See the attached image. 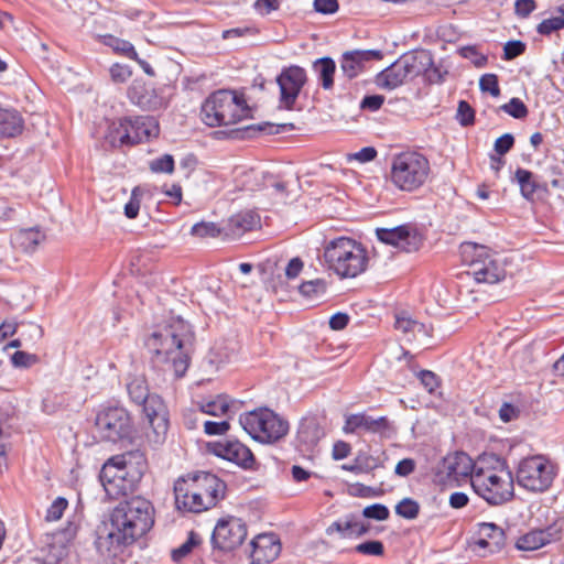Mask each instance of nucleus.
Returning <instances> with one entry per match:
<instances>
[{"instance_id": "nucleus-29", "label": "nucleus", "mask_w": 564, "mask_h": 564, "mask_svg": "<svg viewBox=\"0 0 564 564\" xmlns=\"http://www.w3.org/2000/svg\"><path fill=\"white\" fill-rule=\"evenodd\" d=\"M478 534L479 539L476 544L481 549H487L491 554L500 552L506 545V532L496 523H479Z\"/></svg>"}, {"instance_id": "nucleus-47", "label": "nucleus", "mask_w": 564, "mask_h": 564, "mask_svg": "<svg viewBox=\"0 0 564 564\" xmlns=\"http://www.w3.org/2000/svg\"><path fill=\"white\" fill-rule=\"evenodd\" d=\"M564 29V18L563 17H553L550 19H544L536 26V32L541 35L549 36L553 32L560 31Z\"/></svg>"}, {"instance_id": "nucleus-41", "label": "nucleus", "mask_w": 564, "mask_h": 564, "mask_svg": "<svg viewBox=\"0 0 564 564\" xmlns=\"http://www.w3.org/2000/svg\"><path fill=\"white\" fill-rule=\"evenodd\" d=\"M395 513L406 520H413L417 518L420 513V505L412 498H403L395 506Z\"/></svg>"}, {"instance_id": "nucleus-55", "label": "nucleus", "mask_w": 564, "mask_h": 564, "mask_svg": "<svg viewBox=\"0 0 564 564\" xmlns=\"http://www.w3.org/2000/svg\"><path fill=\"white\" fill-rule=\"evenodd\" d=\"M446 74L447 72L443 73L434 65L433 56L431 55V64L425 67V70H423L421 75H423L430 84H438L444 80V75Z\"/></svg>"}, {"instance_id": "nucleus-10", "label": "nucleus", "mask_w": 564, "mask_h": 564, "mask_svg": "<svg viewBox=\"0 0 564 564\" xmlns=\"http://www.w3.org/2000/svg\"><path fill=\"white\" fill-rule=\"evenodd\" d=\"M239 423L254 441L263 444L278 442L289 432L288 421L269 408L240 414Z\"/></svg>"}, {"instance_id": "nucleus-51", "label": "nucleus", "mask_w": 564, "mask_h": 564, "mask_svg": "<svg viewBox=\"0 0 564 564\" xmlns=\"http://www.w3.org/2000/svg\"><path fill=\"white\" fill-rule=\"evenodd\" d=\"M479 88L484 93H489L494 97L500 95L498 76L496 74H485L479 79Z\"/></svg>"}, {"instance_id": "nucleus-6", "label": "nucleus", "mask_w": 564, "mask_h": 564, "mask_svg": "<svg viewBox=\"0 0 564 564\" xmlns=\"http://www.w3.org/2000/svg\"><path fill=\"white\" fill-rule=\"evenodd\" d=\"M495 466L477 467L471 475L474 491L491 506L510 501L514 496V480L506 460L494 457Z\"/></svg>"}, {"instance_id": "nucleus-30", "label": "nucleus", "mask_w": 564, "mask_h": 564, "mask_svg": "<svg viewBox=\"0 0 564 564\" xmlns=\"http://www.w3.org/2000/svg\"><path fill=\"white\" fill-rule=\"evenodd\" d=\"M259 224L260 217L257 213L243 210L229 217L223 230L227 236L237 238L254 229Z\"/></svg>"}, {"instance_id": "nucleus-42", "label": "nucleus", "mask_w": 564, "mask_h": 564, "mask_svg": "<svg viewBox=\"0 0 564 564\" xmlns=\"http://www.w3.org/2000/svg\"><path fill=\"white\" fill-rule=\"evenodd\" d=\"M299 291L303 296L312 299L326 292V282L323 279L305 281L299 286Z\"/></svg>"}, {"instance_id": "nucleus-56", "label": "nucleus", "mask_w": 564, "mask_h": 564, "mask_svg": "<svg viewBox=\"0 0 564 564\" xmlns=\"http://www.w3.org/2000/svg\"><path fill=\"white\" fill-rule=\"evenodd\" d=\"M513 145L514 137L511 133H505L495 141L494 149L499 155H505Z\"/></svg>"}, {"instance_id": "nucleus-40", "label": "nucleus", "mask_w": 564, "mask_h": 564, "mask_svg": "<svg viewBox=\"0 0 564 564\" xmlns=\"http://www.w3.org/2000/svg\"><path fill=\"white\" fill-rule=\"evenodd\" d=\"M376 467L377 464L375 463V458L367 455H358L354 463L341 465V469L354 473L356 475L367 473L375 469Z\"/></svg>"}, {"instance_id": "nucleus-4", "label": "nucleus", "mask_w": 564, "mask_h": 564, "mask_svg": "<svg viewBox=\"0 0 564 564\" xmlns=\"http://www.w3.org/2000/svg\"><path fill=\"white\" fill-rule=\"evenodd\" d=\"M154 507L140 496L120 501L110 512V525L132 544L145 535L154 524Z\"/></svg>"}, {"instance_id": "nucleus-44", "label": "nucleus", "mask_w": 564, "mask_h": 564, "mask_svg": "<svg viewBox=\"0 0 564 564\" xmlns=\"http://www.w3.org/2000/svg\"><path fill=\"white\" fill-rule=\"evenodd\" d=\"M191 234L199 238H215L221 234V229L215 223L200 221L192 227Z\"/></svg>"}, {"instance_id": "nucleus-33", "label": "nucleus", "mask_w": 564, "mask_h": 564, "mask_svg": "<svg viewBox=\"0 0 564 564\" xmlns=\"http://www.w3.org/2000/svg\"><path fill=\"white\" fill-rule=\"evenodd\" d=\"M23 121L17 110L0 108V137L12 138L22 132Z\"/></svg>"}, {"instance_id": "nucleus-28", "label": "nucleus", "mask_w": 564, "mask_h": 564, "mask_svg": "<svg viewBox=\"0 0 564 564\" xmlns=\"http://www.w3.org/2000/svg\"><path fill=\"white\" fill-rule=\"evenodd\" d=\"M324 436L325 431L318 420L313 416L305 417L297 429V446L302 452H311Z\"/></svg>"}, {"instance_id": "nucleus-8", "label": "nucleus", "mask_w": 564, "mask_h": 564, "mask_svg": "<svg viewBox=\"0 0 564 564\" xmlns=\"http://www.w3.org/2000/svg\"><path fill=\"white\" fill-rule=\"evenodd\" d=\"M430 173V161L424 154L404 151L392 158L389 180L398 189L411 193L425 184Z\"/></svg>"}, {"instance_id": "nucleus-54", "label": "nucleus", "mask_w": 564, "mask_h": 564, "mask_svg": "<svg viewBox=\"0 0 564 564\" xmlns=\"http://www.w3.org/2000/svg\"><path fill=\"white\" fill-rule=\"evenodd\" d=\"M67 506H68V501L65 498H63V497L56 498L52 502L50 508L47 509L45 519L47 521L59 520L62 518L64 511L66 510Z\"/></svg>"}, {"instance_id": "nucleus-3", "label": "nucleus", "mask_w": 564, "mask_h": 564, "mask_svg": "<svg viewBox=\"0 0 564 564\" xmlns=\"http://www.w3.org/2000/svg\"><path fill=\"white\" fill-rule=\"evenodd\" d=\"M127 392L130 400L141 406L142 413L151 427L148 438L154 444H162L169 431V412L162 398L150 393L148 381L142 375L129 376Z\"/></svg>"}, {"instance_id": "nucleus-7", "label": "nucleus", "mask_w": 564, "mask_h": 564, "mask_svg": "<svg viewBox=\"0 0 564 564\" xmlns=\"http://www.w3.org/2000/svg\"><path fill=\"white\" fill-rule=\"evenodd\" d=\"M324 258L328 268L341 279L356 278L368 267L366 249L348 237L329 241L324 249Z\"/></svg>"}, {"instance_id": "nucleus-53", "label": "nucleus", "mask_w": 564, "mask_h": 564, "mask_svg": "<svg viewBox=\"0 0 564 564\" xmlns=\"http://www.w3.org/2000/svg\"><path fill=\"white\" fill-rule=\"evenodd\" d=\"M362 516L368 519L384 521L389 518L390 511L384 505L373 503L362 510Z\"/></svg>"}, {"instance_id": "nucleus-24", "label": "nucleus", "mask_w": 564, "mask_h": 564, "mask_svg": "<svg viewBox=\"0 0 564 564\" xmlns=\"http://www.w3.org/2000/svg\"><path fill=\"white\" fill-rule=\"evenodd\" d=\"M397 70H400L406 82L420 76L425 67L431 64V52L415 50L400 56L395 62Z\"/></svg>"}, {"instance_id": "nucleus-45", "label": "nucleus", "mask_w": 564, "mask_h": 564, "mask_svg": "<svg viewBox=\"0 0 564 564\" xmlns=\"http://www.w3.org/2000/svg\"><path fill=\"white\" fill-rule=\"evenodd\" d=\"M500 109L516 119H523L529 112L524 102L517 97L511 98L509 102L502 105Z\"/></svg>"}, {"instance_id": "nucleus-46", "label": "nucleus", "mask_w": 564, "mask_h": 564, "mask_svg": "<svg viewBox=\"0 0 564 564\" xmlns=\"http://www.w3.org/2000/svg\"><path fill=\"white\" fill-rule=\"evenodd\" d=\"M107 44L111 46L115 52L120 53L130 59L137 58V51L134 46L127 40L109 36V42Z\"/></svg>"}, {"instance_id": "nucleus-61", "label": "nucleus", "mask_w": 564, "mask_h": 564, "mask_svg": "<svg viewBox=\"0 0 564 564\" xmlns=\"http://www.w3.org/2000/svg\"><path fill=\"white\" fill-rule=\"evenodd\" d=\"M338 8V0H314L315 11L323 14H333Z\"/></svg>"}, {"instance_id": "nucleus-36", "label": "nucleus", "mask_w": 564, "mask_h": 564, "mask_svg": "<svg viewBox=\"0 0 564 564\" xmlns=\"http://www.w3.org/2000/svg\"><path fill=\"white\" fill-rule=\"evenodd\" d=\"M130 138L131 137L128 129V117H124L110 126L107 139L112 147H130Z\"/></svg>"}, {"instance_id": "nucleus-35", "label": "nucleus", "mask_w": 564, "mask_h": 564, "mask_svg": "<svg viewBox=\"0 0 564 564\" xmlns=\"http://www.w3.org/2000/svg\"><path fill=\"white\" fill-rule=\"evenodd\" d=\"M294 129L293 123L273 124L271 122H262L245 127L241 132L242 138H253L257 134H278L282 131H290Z\"/></svg>"}, {"instance_id": "nucleus-32", "label": "nucleus", "mask_w": 564, "mask_h": 564, "mask_svg": "<svg viewBox=\"0 0 564 564\" xmlns=\"http://www.w3.org/2000/svg\"><path fill=\"white\" fill-rule=\"evenodd\" d=\"M357 521L358 516L355 513H347L332 524H329L325 533L330 536L337 534L339 539L356 540L357 539Z\"/></svg>"}, {"instance_id": "nucleus-11", "label": "nucleus", "mask_w": 564, "mask_h": 564, "mask_svg": "<svg viewBox=\"0 0 564 564\" xmlns=\"http://www.w3.org/2000/svg\"><path fill=\"white\" fill-rule=\"evenodd\" d=\"M555 475V465L543 455H533L522 458L516 471L518 485L532 492H543L547 490Z\"/></svg>"}, {"instance_id": "nucleus-26", "label": "nucleus", "mask_w": 564, "mask_h": 564, "mask_svg": "<svg viewBox=\"0 0 564 564\" xmlns=\"http://www.w3.org/2000/svg\"><path fill=\"white\" fill-rule=\"evenodd\" d=\"M130 147L156 138L160 132L159 122L151 116L128 117Z\"/></svg>"}, {"instance_id": "nucleus-62", "label": "nucleus", "mask_w": 564, "mask_h": 564, "mask_svg": "<svg viewBox=\"0 0 564 564\" xmlns=\"http://www.w3.org/2000/svg\"><path fill=\"white\" fill-rule=\"evenodd\" d=\"M110 75L113 82L124 83L131 76V70L126 65L113 64L110 67Z\"/></svg>"}, {"instance_id": "nucleus-37", "label": "nucleus", "mask_w": 564, "mask_h": 564, "mask_svg": "<svg viewBox=\"0 0 564 564\" xmlns=\"http://www.w3.org/2000/svg\"><path fill=\"white\" fill-rule=\"evenodd\" d=\"M395 68V63H392L390 66L380 72L376 77L377 85L381 88L391 90L406 83L401 72L397 70Z\"/></svg>"}, {"instance_id": "nucleus-48", "label": "nucleus", "mask_w": 564, "mask_h": 564, "mask_svg": "<svg viewBox=\"0 0 564 564\" xmlns=\"http://www.w3.org/2000/svg\"><path fill=\"white\" fill-rule=\"evenodd\" d=\"M456 120L462 127H469L474 124L475 110L466 100H460L458 102Z\"/></svg>"}, {"instance_id": "nucleus-57", "label": "nucleus", "mask_w": 564, "mask_h": 564, "mask_svg": "<svg viewBox=\"0 0 564 564\" xmlns=\"http://www.w3.org/2000/svg\"><path fill=\"white\" fill-rule=\"evenodd\" d=\"M230 429V424L228 421L214 422V421H205L204 422V431L207 435H224Z\"/></svg>"}, {"instance_id": "nucleus-14", "label": "nucleus", "mask_w": 564, "mask_h": 564, "mask_svg": "<svg viewBox=\"0 0 564 564\" xmlns=\"http://www.w3.org/2000/svg\"><path fill=\"white\" fill-rule=\"evenodd\" d=\"M247 535L246 522L240 518L227 516L216 523L212 534V544L214 549L229 552L239 547Z\"/></svg>"}, {"instance_id": "nucleus-15", "label": "nucleus", "mask_w": 564, "mask_h": 564, "mask_svg": "<svg viewBox=\"0 0 564 564\" xmlns=\"http://www.w3.org/2000/svg\"><path fill=\"white\" fill-rule=\"evenodd\" d=\"M376 236L379 241L404 252L417 251L422 246L421 235L410 224L393 228H377Z\"/></svg>"}, {"instance_id": "nucleus-2", "label": "nucleus", "mask_w": 564, "mask_h": 564, "mask_svg": "<svg viewBox=\"0 0 564 564\" xmlns=\"http://www.w3.org/2000/svg\"><path fill=\"white\" fill-rule=\"evenodd\" d=\"M147 467L142 454L129 452L108 458L99 473L106 496L116 500L134 494Z\"/></svg>"}, {"instance_id": "nucleus-63", "label": "nucleus", "mask_w": 564, "mask_h": 564, "mask_svg": "<svg viewBox=\"0 0 564 564\" xmlns=\"http://www.w3.org/2000/svg\"><path fill=\"white\" fill-rule=\"evenodd\" d=\"M416 464L412 458H403L400 460L394 469L395 475L400 477H408L415 470Z\"/></svg>"}, {"instance_id": "nucleus-22", "label": "nucleus", "mask_w": 564, "mask_h": 564, "mask_svg": "<svg viewBox=\"0 0 564 564\" xmlns=\"http://www.w3.org/2000/svg\"><path fill=\"white\" fill-rule=\"evenodd\" d=\"M250 558L251 564H267L274 561L280 552L281 544L272 533L258 534L252 539Z\"/></svg>"}, {"instance_id": "nucleus-19", "label": "nucleus", "mask_w": 564, "mask_h": 564, "mask_svg": "<svg viewBox=\"0 0 564 564\" xmlns=\"http://www.w3.org/2000/svg\"><path fill=\"white\" fill-rule=\"evenodd\" d=\"M563 536V528L557 522L545 528L531 529L520 535L516 541V549L519 551H536L551 543L557 542Z\"/></svg>"}, {"instance_id": "nucleus-60", "label": "nucleus", "mask_w": 564, "mask_h": 564, "mask_svg": "<svg viewBox=\"0 0 564 564\" xmlns=\"http://www.w3.org/2000/svg\"><path fill=\"white\" fill-rule=\"evenodd\" d=\"M384 102V97L381 95H368L365 96L360 102L361 109H367L370 111H377L381 108Z\"/></svg>"}, {"instance_id": "nucleus-18", "label": "nucleus", "mask_w": 564, "mask_h": 564, "mask_svg": "<svg viewBox=\"0 0 564 564\" xmlns=\"http://www.w3.org/2000/svg\"><path fill=\"white\" fill-rule=\"evenodd\" d=\"M194 487L198 491L207 509L214 508L225 498L226 482L209 471L189 474Z\"/></svg>"}, {"instance_id": "nucleus-38", "label": "nucleus", "mask_w": 564, "mask_h": 564, "mask_svg": "<svg viewBox=\"0 0 564 564\" xmlns=\"http://www.w3.org/2000/svg\"><path fill=\"white\" fill-rule=\"evenodd\" d=\"M314 69L318 73V77L324 89H332L334 86V75L336 64L332 57H322L314 63Z\"/></svg>"}, {"instance_id": "nucleus-13", "label": "nucleus", "mask_w": 564, "mask_h": 564, "mask_svg": "<svg viewBox=\"0 0 564 564\" xmlns=\"http://www.w3.org/2000/svg\"><path fill=\"white\" fill-rule=\"evenodd\" d=\"M343 431L346 434H375L382 440H391L398 433L394 422L388 416L373 417L365 412L346 415Z\"/></svg>"}, {"instance_id": "nucleus-64", "label": "nucleus", "mask_w": 564, "mask_h": 564, "mask_svg": "<svg viewBox=\"0 0 564 564\" xmlns=\"http://www.w3.org/2000/svg\"><path fill=\"white\" fill-rule=\"evenodd\" d=\"M415 322V319H412L408 316L397 315L394 327L403 334H413Z\"/></svg>"}, {"instance_id": "nucleus-52", "label": "nucleus", "mask_w": 564, "mask_h": 564, "mask_svg": "<svg viewBox=\"0 0 564 564\" xmlns=\"http://www.w3.org/2000/svg\"><path fill=\"white\" fill-rule=\"evenodd\" d=\"M525 43L519 40L508 41L503 46V59L511 61L525 52Z\"/></svg>"}, {"instance_id": "nucleus-25", "label": "nucleus", "mask_w": 564, "mask_h": 564, "mask_svg": "<svg viewBox=\"0 0 564 564\" xmlns=\"http://www.w3.org/2000/svg\"><path fill=\"white\" fill-rule=\"evenodd\" d=\"M130 101L143 110L154 111L163 106V98L159 96L155 89L141 82L134 80L128 89Z\"/></svg>"}, {"instance_id": "nucleus-27", "label": "nucleus", "mask_w": 564, "mask_h": 564, "mask_svg": "<svg viewBox=\"0 0 564 564\" xmlns=\"http://www.w3.org/2000/svg\"><path fill=\"white\" fill-rule=\"evenodd\" d=\"M513 181L517 182L522 197L528 202L533 203L541 195L549 193L547 184L541 183L538 176L529 170L518 167L514 172Z\"/></svg>"}, {"instance_id": "nucleus-50", "label": "nucleus", "mask_w": 564, "mask_h": 564, "mask_svg": "<svg viewBox=\"0 0 564 564\" xmlns=\"http://www.w3.org/2000/svg\"><path fill=\"white\" fill-rule=\"evenodd\" d=\"M355 552L364 555L382 556L384 554V545L378 540L366 541L356 545Z\"/></svg>"}, {"instance_id": "nucleus-23", "label": "nucleus", "mask_w": 564, "mask_h": 564, "mask_svg": "<svg viewBox=\"0 0 564 564\" xmlns=\"http://www.w3.org/2000/svg\"><path fill=\"white\" fill-rule=\"evenodd\" d=\"M381 57L382 52L379 50L348 51L341 55L340 69L348 79H352L364 72L366 63Z\"/></svg>"}, {"instance_id": "nucleus-1", "label": "nucleus", "mask_w": 564, "mask_h": 564, "mask_svg": "<svg viewBox=\"0 0 564 564\" xmlns=\"http://www.w3.org/2000/svg\"><path fill=\"white\" fill-rule=\"evenodd\" d=\"M189 337L188 325L182 319L153 332L145 340L153 367L182 378L191 360L187 347Z\"/></svg>"}, {"instance_id": "nucleus-39", "label": "nucleus", "mask_w": 564, "mask_h": 564, "mask_svg": "<svg viewBox=\"0 0 564 564\" xmlns=\"http://www.w3.org/2000/svg\"><path fill=\"white\" fill-rule=\"evenodd\" d=\"M200 542L202 539L199 534L194 531H191L188 533L187 540L184 543H182L178 547L172 550V560L176 563H180L189 553H192L193 549L200 544Z\"/></svg>"}, {"instance_id": "nucleus-31", "label": "nucleus", "mask_w": 564, "mask_h": 564, "mask_svg": "<svg viewBox=\"0 0 564 564\" xmlns=\"http://www.w3.org/2000/svg\"><path fill=\"white\" fill-rule=\"evenodd\" d=\"M484 463L485 460H481L474 465L471 458L463 452L456 453L445 459L447 475L454 478L471 477L475 469L481 467Z\"/></svg>"}, {"instance_id": "nucleus-5", "label": "nucleus", "mask_w": 564, "mask_h": 564, "mask_svg": "<svg viewBox=\"0 0 564 564\" xmlns=\"http://www.w3.org/2000/svg\"><path fill=\"white\" fill-rule=\"evenodd\" d=\"M251 117L245 95L230 89L213 91L202 104V121L212 128L236 124Z\"/></svg>"}, {"instance_id": "nucleus-17", "label": "nucleus", "mask_w": 564, "mask_h": 564, "mask_svg": "<svg viewBox=\"0 0 564 564\" xmlns=\"http://www.w3.org/2000/svg\"><path fill=\"white\" fill-rule=\"evenodd\" d=\"M210 453L235 463L245 469H252L256 464V458L248 446L242 444L236 438H228L208 444Z\"/></svg>"}, {"instance_id": "nucleus-12", "label": "nucleus", "mask_w": 564, "mask_h": 564, "mask_svg": "<svg viewBox=\"0 0 564 564\" xmlns=\"http://www.w3.org/2000/svg\"><path fill=\"white\" fill-rule=\"evenodd\" d=\"M95 430L100 441L116 444L131 440L133 423L124 408L105 406L96 415Z\"/></svg>"}, {"instance_id": "nucleus-9", "label": "nucleus", "mask_w": 564, "mask_h": 564, "mask_svg": "<svg viewBox=\"0 0 564 564\" xmlns=\"http://www.w3.org/2000/svg\"><path fill=\"white\" fill-rule=\"evenodd\" d=\"M462 257L468 265L467 273L478 283H498L506 276V269L497 253L475 242L462 245Z\"/></svg>"}, {"instance_id": "nucleus-49", "label": "nucleus", "mask_w": 564, "mask_h": 564, "mask_svg": "<svg viewBox=\"0 0 564 564\" xmlns=\"http://www.w3.org/2000/svg\"><path fill=\"white\" fill-rule=\"evenodd\" d=\"M142 195L143 191L139 186L132 189L130 199L124 206V215L129 219H134L138 216Z\"/></svg>"}, {"instance_id": "nucleus-16", "label": "nucleus", "mask_w": 564, "mask_h": 564, "mask_svg": "<svg viewBox=\"0 0 564 564\" xmlns=\"http://www.w3.org/2000/svg\"><path fill=\"white\" fill-rule=\"evenodd\" d=\"M280 88V107L293 110L295 101L306 83L304 68L293 65L282 69L276 78Z\"/></svg>"}, {"instance_id": "nucleus-43", "label": "nucleus", "mask_w": 564, "mask_h": 564, "mask_svg": "<svg viewBox=\"0 0 564 564\" xmlns=\"http://www.w3.org/2000/svg\"><path fill=\"white\" fill-rule=\"evenodd\" d=\"M149 167L153 173L172 174L175 167L174 158L171 154H163L150 161Z\"/></svg>"}, {"instance_id": "nucleus-21", "label": "nucleus", "mask_w": 564, "mask_h": 564, "mask_svg": "<svg viewBox=\"0 0 564 564\" xmlns=\"http://www.w3.org/2000/svg\"><path fill=\"white\" fill-rule=\"evenodd\" d=\"M131 544L132 543L129 540H123L121 538L120 531L116 530L111 525L108 528V525L104 523L96 530V550L101 556L106 558L116 557L120 552H122L123 547Z\"/></svg>"}, {"instance_id": "nucleus-20", "label": "nucleus", "mask_w": 564, "mask_h": 564, "mask_svg": "<svg viewBox=\"0 0 564 564\" xmlns=\"http://www.w3.org/2000/svg\"><path fill=\"white\" fill-rule=\"evenodd\" d=\"M175 506L184 512L200 513L208 510L188 475L174 484Z\"/></svg>"}, {"instance_id": "nucleus-58", "label": "nucleus", "mask_w": 564, "mask_h": 564, "mask_svg": "<svg viewBox=\"0 0 564 564\" xmlns=\"http://www.w3.org/2000/svg\"><path fill=\"white\" fill-rule=\"evenodd\" d=\"M419 379L429 393H433L440 386L437 376L430 370L420 371Z\"/></svg>"}, {"instance_id": "nucleus-59", "label": "nucleus", "mask_w": 564, "mask_h": 564, "mask_svg": "<svg viewBox=\"0 0 564 564\" xmlns=\"http://www.w3.org/2000/svg\"><path fill=\"white\" fill-rule=\"evenodd\" d=\"M11 361L14 367L28 368L36 361V356L19 350L11 356Z\"/></svg>"}, {"instance_id": "nucleus-34", "label": "nucleus", "mask_w": 564, "mask_h": 564, "mask_svg": "<svg viewBox=\"0 0 564 564\" xmlns=\"http://www.w3.org/2000/svg\"><path fill=\"white\" fill-rule=\"evenodd\" d=\"M235 402L227 395H217L215 399L197 404L198 411L213 416L230 415Z\"/></svg>"}]
</instances>
